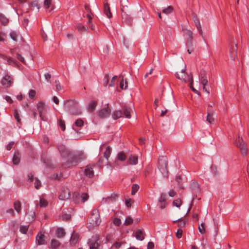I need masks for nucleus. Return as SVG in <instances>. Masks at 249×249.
<instances>
[{"mask_svg": "<svg viewBox=\"0 0 249 249\" xmlns=\"http://www.w3.org/2000/svg\"><path fill=\"white\" fill-rule=\"evenodd\" d=\"M51 247L55 249L58 247L60 245V243L58 240L53 239L51 241Z\"/></svg>", "mask_w": 249, "mask_h": 249, "instance_id": "obj_37", "label": "nucleus"}, {"mask_svg": "<svg viewBox=\"0 0 249 249\" xmlns=\"http://www.w3.org/2000/svg\"><path fill=\"white\" fill-rule=\"evenodd\" d=\"M112 117L114 120H117L122 116V112L121 110H115L112 113Z\"/></svg>", "mask_w": 249, "mask_h": 249, "instance_id": "obj_29", "label": "nucleus"}, {"mask_svg": "<svg viewBox=\"0 0 249 249\" xmlns=\"http://www.w3.org/2000/svg\"><path fill=\"white\" fill-rule=\"evenodd\" d=\"M182 230L180 228L178 229L176 232V236L179 239L182 237Z\"/></svg>", "mask_w": 249, "mask_h": 249, "instance_id": "obj_53", "label": "nucleus"}, {"mask_svg": "<svg viewBox=\"0 0 249 249\" xmlns=\"http://www.w3.org/2000/svg\"><path fill=\"white\" fill-rule=\"evenodd\" d=\"M121 243L116 242L111 247V249H118L120 247Z\"/></svg>", "mask_w": 249, "mask_h": 249, "instance_id": "obj_56", "label": "nucleus"}, {"mask_svg": "<svg viewBox=\"0 0 249 249\" xmlns=\"http://www.w3.org/2000/svg\"><path fill=\"white\" fill-rule=\"evenodd\" d=\"M14 116L15 119L18 122H20V119L19 118V114L18 113V111L17 109L14 110Z\"/></svg>", "mask_w": 249, "mask_h": 249, "instance_id": "obj_58", "label": "nucleus"}, {"mask_svg": "<svg viewBox=\"0 0 249 249\" xmlns=\"http://www.w3.org/2000/svg\"><path fill=\"white\" fill-rule=\"evenodd\" d=\"M13 79L8 75H5L2 79L1 83L2 85L8 87L12 83Z\"/></svg>", "mask_w": 249, "mask_h": 249, "instance_id": "obj_14", "label": "nucleus"}, {"mask_svg": "<svg viewBox=\"0 0 249 249\" xmlns=\"http://www.w3.org/2000/svg\"><path fill=\"white\" fill-rule=\"evenodd\" d=\"M184 33L185 34V35H186L189 37V39L188 40L187 43L188 44H189L190 45H191L192 44L193 38V33L192 31H191L190 30H188V29H184Z\"/></svg>", "mask_w": 249, "mask_h": 249, "instance_id": "obj_18", "label": "nucleus"}, {"mask_svg": "<svg viewBox=\"0 0 249 249\" xmlns=\"http://www.w3.org/2000/svg\"><path fill=\"white\" fill-rule=\"evenodd\" d=\"M118 159L121 161L124 160L126 158V156L123 152L119 153L118 154Z\"/></svg>", "mask_w": 249, "mask_h": 249, "instance_id": "obj_49", "label": "nucleus"}, {"mask_svg": "<svg viewBox=\"0 0 249 249\" xmlns=\"http://www.w3.org/2000/svg\"><path fill=\"white\" fill-rule=\"evenodd\" d=\"M101 222L99 213L97 210H93L88 218V227H95Z\"/></svg>", "mask_w": 249, "mask_h": 249, "instance_id": "obj_3", "label": "nucleus"}, {"mask_svg": "<svg viewBox=\"0 0 249 249\" xmlns=\"http://www.w3.org/2000/svg\"><path fill=\"white\" fill-rule=\"evenodd\" d=\"M108 107L107 108L101 109L99 113V115L101 118H105L108 116L109 111L108 110Z\"/></svg>", "mask_w": 249, "mask_h": 249, "instance_id": "obj_25", "label": "nucleus"}, {"mask_svg": "<svg viewBox=\"0 0 249 249\" xmlns=\"http://www.w3.org/2000/svg\"><path fill=\"white\" fill-rule=\"evenodd\" d=\"M78 238H79V237H78V234H77L74 232L72 233L71 234V238L70 239V244L72 246L75 245L78 240Z\"/></svg>", "mask_w": 249, "mask_h": 249, "instance_id": "obj_19", "label": "nucleus"}, {"mask_svg": "<svg viewBox=\"0 0 249 249\" xmlns=\"http://www.w3.org/2000/svg\"><path fill=\"white\" fill-rule=\"evenodd\" d=\"M188 81H190V88H191L192 90L196 94L199 95H200V92L197 90H196V89H195L193 86V75L191 74V77H189L188 78Z\"/></svg>", "mask_w": 249, "mask_h": 249, "instance_id": "obj_31", "label": "nucleus"}, {"mask_svg": "<svg viewBox=\"0 0 249 249\" xmlns=\"http://www.w3.org/2000/svg\"><path fill=\"white\" fill-rule=\"evenodd\" d=\"M237 146L240 148L242 154L243 155H246L247 154V148L246 143L244 142L242 138L238 137V139L236 141Z\"/></svg>", "mask_w": 249, "mask_h": 249, "instance_id": "obj_5", "label": "nucleus"}, {"mask_svg": "<svg viewBox=\"0 0 249 249\" xmlns=\"http://www.w3.org/2000/svg\"><path fill=\"white\" fill-rule=\"evenodd\" d=\"M113 223L117 226H119L121 225L122 222L120 218H115L113 220Z\"/></svg>", "mask_w": 249, "mask_h": 249, "instance_id": "obj_47", "label": "nucleus"}, {"mask_svg": "<svg viewBox=\"0 0 249 249\" xmlns=\"http://www.w3.org/2000/svg\"><path fill=\"white\" fill-rule=\"evenodd\" d=\"M159 167L163 176L165 178L168 177V171L167 169V160L165 157H160L159 160Z\"/></svg>", "mask_w": 249, "mask_h": 249, "instance_id": "obj_4", "label": "nucleus"}, {"mask_svg": "<svg viewBox=\"0 0 249 249\" xmlns=\"http://www.w3.org/2000/svg\"><path fill=\"white\" fill-rule=\"evenodd\" d=\"M109 82V77L108 75L106 74L103 80V85L105 87H107Z\"/></svg>", "mask_w": 249, "mask_h": 249, "instance_id": "obj_52", "label": "nucleus"}, {"mask_svg": "<svg viewBox=\"0 0 249 249\" xmlns=\"http://www.w3.org/2000/svg\"><path fill=\"white\" fill-rule=\"evenodd\" d=\"M59 125L62 131L65 130V124L64 121L60 120L59 122Z\"/></svg>", "mask_w": 249, "mask_h": 249, "instance_id": "obj_55", "label": "nucleus"}, {"mask_svg": "<svg viewBox=\"0 0 249 249\" xmlns=\"http://www.w3.org/2000/svg\"><path fill=\"white\" fill-rule=\"evenodd\" d=\"M20 159H21V155L19 153V152H15L13 156V159H12L13 164L15 165H18L20 162Z\"/></svg>", "mask_w": 249, "mask_h": 249, "instance_id": "obj_17", "label": "nucleus"}, {"mask_svg": "<svg viewBox=\"0 0 249 249\" xmlns=\"http://www.w3.org/2000/svg\"><path fill=\"white\" fill-rule=\"evenodd\" d=\"M173 204L174 206L178 208L181 204V201L180 199H177L173 201Z\"/></svg>", "mask_w": 249, "mask_h": 249, "instance_id": "obj_46", "label": "nucleus"}, {"mask_svg": "<svg viewBox=\"0 0 249 249\" xmlns=\"http://www.w3.org/2000/svg\"><path fill=\"white\" fill-rule=\"evenodd\" d=\"M186 71V66L184 65V69L181 70L180 71H178L176 73V77L181 80L183 81L184 83H186L187 80L186 78L187 76V74L185 71Z\"/></svg>", "mask_w": 249, "mask_h": 249, "instance_id": "obj_8", "label": "nucleus"}, {"mask_svg": "<svg viewBox=\"0 0 249 249\" xmlns=\"http://www.w3.org/2000/svg\"><path fill=\"white\" fill-rule=\"evenodd\" d=\"M174 222H177L178 226L181 229V228H183L185 226L186 221L185 219L180 218L178 220L174 221Z\"/></svg>", "mask_w": 249, "mask_h": 249, "instance_id": "obj_26", "label": "nucleus"}, {"mask_svg": "<svg viewBox=\"0 0 249 249\" xmlns=\"http://www.w3.org/2000/svg\"><path fill=\"white\" fill-rule=\"evenodd\" d=\"M70 192L68 188L63 187L60 191L59 198L60 200L68 199L70 196Z\"/></svg>", "mask_w": 249, "mask_h": 249, "instance_id": "obj_10", "label": "nucleus"}, {"mask_svg": "<svg viewBox=\"0 0 249 249\" xmlns=\"http://www.w3.org/2000/svg\"><path fill=\"white\" fill-rule=\"evenodd\" d=\"M88 243L90 249H97L99 247V243L97 242V240L95 242L89 240Z\"/></svg>", "mask_w": 249, "mask_h": 249, "instance_id": "obj_33", "label": "nucleus"}, {"mask_svg": "<svg viewBox=\"0 0 249 249\" xmlns=\"http://www.w3.org/2000/svg\"><path fill=\"white\" fill-rule=\"evenodd\" d=\"M122 16L123 18V19L126 18L127 17V14L125 10V6H123L122 7Z\"/></svg>", "mask_w": 249, "mask_h": 249, "instance_id": "obj_54", "label": "nucleus"}, {"mask_svg": "<svg viewBox=\"0 0 249 249\" xmlns=\"http://www.w3.org/2000/svg\"><path fill=\"white\" fill-rule=\"evenodd\" d=\"M209 75L207 72L204 70H201L199 74V80L201 84L208 83Z\"/></svg>", "mask_w": 249, "mask_h": 249, "instance_id": "obj_6", "label": "nucleus"}, {"mask_svg": "<svg viewBox=\"0 0 249 249\" xmlns=\"http://www.w3.org/2000/svg\"><path fill=\"white\" fill-rule=\"evenodd\" d=\"M118 197V195L116 193H113L111 194V196L110 197V199L111 200H115Z\"/></svg>", "mask_w": 249, "mask_h": 249, "instance_id": "obj_63", "label": "nucleus"}, {"mask_svg": "<svg viewBox=\"0 0 249 249\" xmlns=\"http://www.w3.org/2000/svg\"><path fill=\"white\" fill-rule=\"evenodd\" d=\"M206 121L210 124H212L214 122V118L213 112H208Z\"/></svg>", "mask_w": 249, "mask_h": 249, "instance_id": "obj_32", "label": "nucleus"}, {"mask_svg": "<svg viewBox=\"0 0 249 249\" xmlns=\"http://www.w3.org/2000/svg\"><path fill=\"white\" fill-rule=\"evenodd\" d=\"M29 228V225H25V226H21L20 227L19 231H20L24 234H25Z\"/></svg>", "mask_w": 249, "mask_h": 249, "instance_id": "obj_42", "label": "nucleus"}, {"mask_svg": "<svg viewBox=\"0 0 249 249\" xmlns=\"http://www.w3.org/2000/svg\"><path fill=\"white\" fill-rule=\"evenodd\" d=\"M173 10V7L171 6H169L167 8H165L162 10V13L166 15L169 14L172 12Z\"/></svg>", "mask_w": 249, "mask_h": 249, "instance_id": "obj_40", "label": "nucleus"}, {"mask_svg": "<svg viewBox=\"0 0 249 249\" xmlns=\"http://www.w3.org/2000/svg\"><path fill=\"white\" fill-rule=\"evenodd\" d=\"M202 85H203V89L207 93H210V91L209 90V89L208 88V84H201Z\"/></svg>", "mask_w": 249, "mask_h": 249, "instance_id": "obj_62", "label": "nucleus"}, {"mask_svg": "<svg viewBox=\"0 0 249 249\" xmlns=\"http://www.w3.org/2000/svg\"><path fill=\"white\" fill-rule=\"evenodd\" d=\"M8 19L5 17L3 14H0V22L4 25H6L8 23Z\"/></svg>", "mask_w": 249, "mask_h": 249, "instance_id": "obj_34", "label": "nucleus"}, {"mask_svg": "<svg viewBox=\"0 0 249 249\" xmlns=\"http://www.w3.org/2000/svg\"><path fill=\"white\" fill-rule=\"evenodd\" d=\"M14 208L15 210L18 212L19 213L21 210V203L19 201H17L14 203Z\"/></svg>", "mask_w": 249, "mask_h": 249, "instance_id": "obj_36", "label": "nucleus"}, {"mask_svg": "<svg viewBox=\"0 0 249 249\" xmlns=\"http://www.w3.org/2000/svg\"><path fill=\"white\" fill-rule=\"evenodd\" d=\"M97 105V102L96 101H92L91 102H90V103L87 107L88 110L89 112H93L94 110Z\"/></svg>", "mask_w": 249, "mask_h": 249, "instance_id": "obj_22", "label": "nucleus"}, {"mask_svg": "<svg viewBox=\"0 0 249 249\" xmlns=\"http://www.w3.org/2000/svg\"><path fill=\"white\" fill-rule=\"evenodd\" d=\"M77 29L79 31H83L87 30V29L82 24H79L77 26Z\"/></svg>", "mask_w": 249, "mask_h": 249, "instance_id": "obj_64", "label": "nucleus"}, {"mask_svg": "<svg viewBox=\"0 0 249 249\" xmlns=\"http://www.w3.org/2000/svg\"><path fill=\"white\" fill-rule=\"evenodd\" d=\"M133 202H134V201L131 199H126L125 201V203L126 206L129 208L131 207V206Z\"/></svg>", "mask_w": 249, "mask_h": 249, "instance_id": "obj_51", "label": "nucleus"}, {"mask_svg": "<svg viewBox=\"0 0 249 249\" xmlns=\"http://www.w3.org/2000/svg\"><path fill=\"white\" fill-rule=\"evenodd\" d=\"M64 108L65 109H69L70 112L73 114H80L81 112L78 102L72 100L66 101L64 104Z\"/></svg>", "mask_w": 249, "mask_h": 249, "instance_id": "obj_2", "label": "nucleus"}, {"mask_svg": "<svg viewBox=\"0 0 249 249\" xmlns=\"http://www.w3.org/2000/svg\"><path fill=\"white\" fill-rule=\"evenodd\" d=\"M120 77H122V80L120 82V88L121 89L125 90L128 87V82L126 80L124 82V77L122 75H120Z\"/></svg>", "mask_w": 249, "mask_h": 249, "instance_id": "obj_21", "label": "nucleus"}, {"mask_svg": "<svg viewBox=\"0 0 249 249\" xmlns=\"http://www.w3.org/2000/svg\"><path fill=\"white\" fill-rule=\"evenodd\" d=\"M104 157L106 159V160H107L108 157H109V146H107L106 147V151L105 152L104 154Z\"/></svg>", "mask_w": 249, "mask_h": 249, "instance_id": "obj_61", "label": "nucleus"}, {"mask_svg": "<svg viewBox=\"0 0 249 249\" xmlns=\"http://www.w3.org/2000/svg\"><path fill=\"white\" fill-rule=\"evenodd\" d=\"M36 243L38 245H45L47 243L44 235L41 232L38 233L36 237Z\"/></svg>", "mask_w": 249, "mask_h": 249, "instance_id": "obj_13", "label": "nucleus"}, {"mask_svg": "<svg viewBox=\"0 0 249 249\" xmlns=\"http://www.w3.org/2000/svg\"><path fill=\"white\" fill-rule=\"evenodd\" d=\"M36 94V92L35 90H34V89L30 90L29 92V98H33L35 96Z\"/></svg>", "mask_w": 249, "mask_h": 249, "instance_id": "obj_59", "label": "nucleus"}, {"mask_svg": "<svg viewBox=\"0 0 249 249\" xmlns=\"http://www.w3.org/2000/svg\"><path fill=\"white\" fill-rule=\"evenodd\" d=\"M47 204L48 203L46 200H45L43 198H41L40 199L39 205L40 207H45L47 205Z\"/></svg>", "mask_w": 249, "mask_h": 249, "instance_id": "obj_50", "label": "nucleus"}, {"mask_svg": "<svg viewBox=\"0 0 249 249\" xmlns=\"http://www.w3.org/2000/svg\"><path fill=\"white\" fill-rule=\"evenodd\" d=\"M56 234L58 238H61L65 234V230L64 229L59 228L56 231Z\"/></svg>", "mask_w": 249, "mask_h": 249, "instance_id": "obj_30", "label": "nucleus"}, {"mask_svg": "<svg viewBox=\"0 0 249 249\" xmlns=\"http://www.w3.org/2000/svg\"><path fill=\"white\" fill-rule=\"evenodd\" d=\"M34 185L36 189H39L40 188L41 183L40 181L37 178H35Z\"/></svg>", "mask_w": 249, "mask_h": 249, "instance_id": "obj_41", "label": "nucleus"}, {"mask_svg": "<svg viewBox=\"0 0 249 249\" xmlns=\"http://www.w3.org/2000/svg\"><path fill=\"white\" fill-rule=\"evenodd\" d=\"M58 149L62 157L68 162L69 165L75 166L79 162L86 159V156L82 152L73 153L62 144L58 146Z\"/></svg>", "mask_w": 249, "mask_h": 249, "instance_id": "obj_1", "label": "nucleus"}, {"mask_svg": "<svg viewBox=\"0 0 249 249\" xmlns=\"http://www.w3.org/2000/svg\"><path fill=\"white\" fill-rule=\"evenodd\" d=\"M93 165H89L86 166L85 169V174L89 178H92L94 176V171L93 170Z\"/></svg>", "mask_w": 249, "mask_h": 249, "instance_id": "obj_15", "label": "nucleus"}, {"mask_svg": "<svg viewBox=\"0 0 249 249\" xmlns=\"http://www.w3.org/2000/svg\"><path fill=\"white\" fill-rule=\"evenodd\" d=\"M83 121L81 119H77L75 122V124L77 126H81L83 125Z\"/></svg>", "mask_w": 249, "mask_h": 249, "instance_id": "obj_57", "label": "nucleus"}, {"mask_svg": "<svg viewBox=\"0 0 249 249\" xmlns=\"http://www.w3.org/2000/svg\"><path fill=\"white\" fill-rule=\"evenodd\" d=\"M139 186L137 184H133L132 186L131 195H134L139 189Z\"/></svg>", "mask_w": 249, "mask_h": 249, "instance_id": "obj_38", "label": "nucleus"}, {"mask_svg": "<svg viewBox=\"0 0 249 249\" xmlns=\"http://www.w3.org/2000/svg\"><path fill=\"white\" fill-rule=\"evenodd\" d=\"M144 233L142 230H138L135 233L136 238L139 240H142L144 239Z\"/></svg>", "mask_w": 249, "mask_h": 249, "instance_id": "obj_20", "label": "nucleus"}, {"mask_svg": "<svg viewBox=\"0 0 249 249\" xmlns=\"http://www.w3.org/2000/svg\"><path fill=\"white\" fill-rule=\"evenodd\" d=\"M89 198V195L87 193H82L80 196V200L82 202H84Z\"/></svg>", "mask_w": 249, "mask_h": 249, "instance_id": "obj_44", "label": "nucleus"}, {"mask_svg": "<svg viewBox=\"0 0 249 249\" xmlns=\"http://www.w3.org/2000/svg\"><path fill=\"white\" fill-rule=\"evenodd\" d=\"M198 230L199 231L202 233L204 234L205 232V223L203 222L198 226Z\"/></svg>", "mask_w": 249, "mask_h": 249, "instance_id": "obj_43", "label": "nucleus"}, {"mask_svg": "<svg viewBox=\"0 0 249 249\" xmlns=\"http://www.w3.org/2000/svg\"><path fill=\"white\" fill-rule=\"evenodd\" d=\"M44 7L46 9H49V12H50L53 9L52 0H45L44 2Z\"/></svg>", "mask_w": 249, "mask_h": 249, "instance_id": "obj_28", "label": "nucleus"}, {"mask_svg": "<svg viewBox=\"0 0 249 249\" xmlns=\"http://www.w3.org/2000/svg\"><path fill=\"white\" fill-rule=\"evenodd\" d=\"M192 16L193 20L195 23V25L198 31L199 34L201 36H202V34H203V31H202L201 25V24H200V22L199 21V19L198 17L197 16L196 14L195 13H192Z\"/></svg>", "mask_w": 249, "mask_h": 249, "instance_id": "obj_9", "label": "nucleus"}, {"mask_svg": "<svg viewBox=\"0 0 249 249\" xmlns=\"http://www.w3.org/2000/svg\"><path fill=\"white\" fill-rule=\"evenodd\" d=\"M138 157L134 155H131L129 157L128 163L129 164L136 165L138 163Z\"/></svg>", "mask_w": 249, "mask_h": 249, "instance_id": "obj_24", "label": "nucleus"}, {"mask_svg": "<svg viewBox=\"0 0 249 249\" xmlns=\"http://www.w3.org/2000/svg\"><path fill=\"white\" fill-rule=\"evenodd\" d=\"M81 195L79 193L75 192L73 194L72 198L77 203L79 202Z\"/></svg>", "mask_w": 249, "mask_h": 249, "instance_id": "obj_35", "label": "nucleus"}, {"mask_svg": "<svg viewBox=\"0 0 249 249\" xmlns=\"http://www.w3.org/2000/svg\"><path fill=\"white\" fill-rule=\"evenodd\" d=\"M124 116L128 119L131 118V114H133L134 111V108L133 107H127L124 106L123 108Z\"/></svg>", "mask_w": 249, "mask_h": 249, "instance_id": "obj_11", "label": "nucleus"}, {"mask_svg": "<svg viewBox=\"0 0 249 249\" xmlns=\"http://www.w3.org/2000/svg\"><path fill=\"white\" fill-rule=\"evenodd\" d=\"M160 207L161 209H163L166 207V195L161 194L159 199Z\"/></svg>", "mask_w": 249, "mask_h": 249, "instance_id": "obj_16", "label": "nucleus"}, {"mask_svg": "<svg viewBox=\"0 0 249 249\" xmlns=\"http://www.w3.org/2000/svg\"><path fill=\"white\" fill-rule=\"evenodd\" d=\"M104 13L109 18V4L107 0H104Z\"/></svg>", "mask_w": 249, "mask_h": 249, "instance_id": "obj_27", "label": "nucleus"}, {"mask_svg": "<svg viewBox=\"0 0 249 249\" xmlns=\"http://www.w3.org/2000/svg\"><path fill=\"white\" fill-rule=\"evenodd\" d=\"M190 188L193 192H194L196 193L199 191L198 184L196 181H192Z\"/></svg>", "mask_w": 249, "mask_h": 249, "instance_id": "obj_23", "label": "nucleus"}, {"mask_svg": "<svg viewBox=\"0 0 249 249\" xmlns=\"http://www.w3.org/2000/svg\"><path fill=\"white\" fill-rule=\"evenodd\" d=\"M55 83L56 84L55 85L56 90L57 91H60L62 89L61 85L60 82L59 81V80H56L55 81Z\"/></svg>", "mask_w": 249, "mask_h": 249, "instance_id": "obj_48", "label": "nucleus"}, {"mask_svg": "<svg viewBox=\"0 0 249 249\" xmlns=\"http://www.w3.org/2000/svg\"><path fill=\"white\" fill-rule=\"evenodd\" d=\"M11 38L14 41H17V35L14 32H12L10 34Z\"/></svg>", "mask_w": 249, "mask_h": 249, "instance_id": "obj_60", "label": "nucleus"}, {"mask_svg": "<svg viewBox=\"0 0 249 249\" xmlns=\"http://www.w3.org/2000/svg\"><path fill=\"white\" fill-rule=\"evenodd\" d=\"M117 76H114L112 79L111 81H110V87H114L115 85H117Z\"/></svg>", "mask_w": 249, "mask_h": 249, "instance_id": "obj_39", "label": "nucleus"}, {"mask_svg": "<svg viewBox=\"0 0 249 249\" xmlns=\"http://www.w3.org/2000/svg\"><path fill=\"white\" fill-rule=\"evenodd\" d=\"M133 219L131 217L128 216L126 218V219L125 220L124 225H129L132 224L133 223Z\"/></svg>", "mask_w": 249, "mask_h": 249, "instance_id": "obj_45", "label": "nucleus"}, {"mask_svg": "<svg viewBox=\"0 0 249 249\" xmlns=\"http://www.w3.org/2000/svg\"><path fill=\"white\" fill-rule=\"evenodd\" d=\"M37 110L39 114V116L42 120H44L43 114L45 113V108L44 104L42 102H39L37 105Z\"/></svg>", "mask_w": 249, "mask_h": 249, "instance_id": "obj_12", "label": "nucleus"}, {"mask_svg": "<svg viewBox=\"0 0 249 249\" xmlns=\"http://www.w3.org/2000/svg\"><path fill=\"white\" fill-rule=\"evenodd\" d=\"M230 49V57L231 60H234L235 57L237 55L236 51L237 50V44L234 43H231L229 46Z\"/></svg>", "mask_w": 249, "mask_h": 249, "instance_id": "obj_7", "label": "nucleus"}]
</instances>
